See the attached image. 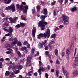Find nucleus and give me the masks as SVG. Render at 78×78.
Instances as JSON below:
<instances>
[{"instance_id": "f257e3e1", "label": "nucleus", "mask_w": 78, "mask_h": 78, "mask_svg": "<svg viewBox=\"0 0 78 78\" xmlns=\"http://www.w3.org/2000/svg\"><path fill=\"white\" fill-rule=\"evenodd\" d=\"M50 36V29H47L46 34L44 33V34H42L40 33L37 35V36L38 39H40V37H41L43 39H46L47 37V38H49Z\"/></svg>"}, {"instance_id": "f03ea898", "label": "nucleus", "mask_w": 78, "mask_h": 78, "mask_svg": "<svg viewBox=\"0 0 78 78\" xmlns=\"http://www.w3.org/2000/svg\"><path fill=\"white\" fill-rule=\"evenodd\" d=\"M17 8L19 9V11H23L24 13L27 12V9H28V5H26L24 7H23V5H21L20 6L19 4L16 5Z\"/></svg>"}, {"instance_id": "7ed1b4c3", "label": "nucleus", "mask_w": 78, "mask_h": 78, "mask_svg": "<svg viewBox=\"0 0 78 78\" xmlns=\"http://www.w3.org/2000/svg\"><path fill=\"white\" fill-rule=\"evenodd\" d=\"M47 22L44 21L43 20L41 21L38 23V27L39 28L41 27V31L44 30V29L45 28V25H47Z\"/></svg>"}, {"instance_id": "20e7f679", "label": "nucleus", "mask_w": 78, "mask_h": 78, "mask_svg": "<svg viewBox=\"0 0 78 78\" xmlns=\"http://www.w3.org/2000/svg\"><path fill=\"white\" fill-rule=\"evenodd\" d=\"M62 22L64 25H67L69 24V17L63 15L61 17Z\"/></svg>"}, {"instance_id": "39448f33", "label": "nucleus", "mask_w": 78, "mask_h": 78, "mask_svg": "<svg viewBox=\"0 0 78 78\" xmlns=\"http://www.w3.org/2000/svg\"><path fill=\"white\" fill-rule=\"evenodd\" d=\"M18 42V40H17V38H15V40L14 41L12 42L11 44V45L10 44H9L8 47L10 48H12V46H13V47L16 46V45H17V44Z\"/></svg>"}, {"instance_id": "423d86ee", "label": "nucleus", "mask_w": 78, "mask_h": 78, "mask_svg": "<svg viewBox=\"0 0 78 78\" xmlns=\"http://www.w3.org/2000/svg\"><path fill=\"white\" fill-rule=\"evenodd\" d=\"M18 42V40H17V38H15V40L14 41L12 42L11 44V45L10 44H9L8 47L10 48H12V46H13V47L16 46V45H17V44Z\"/></svg>"}, {"instance_id": "0eeeda50", "label": "nucleus", "mask_w": 78, "mask_h": 78, "mask_svg": "<svg viewBox=\"0 0 78 78\" xmlns=\"http://www.w3.org/2000/svg\"><path fill=\"white\" fill-rule=\"evenodd\" d=\"M18 17H14L13 18L14 20L12 18H9L10 21V23H15V22H16V21L18 20Z\"/></svg>"}, {"instance_id": "6e6552de", "label": "nucleus", "mask_w": 78, "mask_h": 78, "mask_svg": "<svg viewBox=\"0 0 78 78\" xmlns=\"http://www.w3.org/2000/svg\"><path fill=\"white\" fill-rule=\"evenodd\" d=\"M32 31V35L34 37H35V34L36 32V29L35 27L33 28Z\"/></svg>"}, {"instance_id": "1a4fd4ad", "label": "nucleus", "mask_w": 78, "mask_h": 78, "mask_svg": "<svg viewBox=\"0 0 78 78\" xmlns=\"http://www.w3.org/2000/svg\"><path fill=\"white\" fill-rule=\"evenodd\" d=\"M31 59H32V56L31 55H29L27 58V62H31Z\"/></svg>"}, {"instance_id": "9d476101", "label": "nucleus", "mask_w": 78, "mask_h": 78, "mask_svg": "<svg viewBox=\"0 0 78 78\" xmlns=\"http://www.w3.org/2000/svg\"><path fill=\"white\" fill-rule=\"evenodd\" d=\"M11 9L12 12L16 11V7L14 5L12 4L11 5Z\"/></svg>"}, {"instance_id": "9b49d317", "label": "nucleus", "mask_w": 78, "mask_h": 78, "mask_svg": "<svg viewBox=\"0 0 78 78\" xmlns=\"http://www.w3.org/2000/svg\"><path fill=\"white\" fill-rule=\"evenodd\" d=\"M43 14H44V15H45V17H47V13L48 12H47V9H43Z\"/></svg>"}, {"instance_id": "f8f14e48", "label": "nucleus", "mask_w": 78, "mask_h": 78, "mask_svg": "<svg viewBox=\"0 0 78 78\" xmlns=\"http://www.w3.org/2000/svg\"><path fill=\"white\" fill-rule=\"evenodd\" d=\"M43 47L42 44L41 43H39L38 44V48L39 49H41Z\"/></svg>"}, {"instance_id": "ddd939ff", "label": "nucleus", "mask_w": 78, "mask_h": 78, "mask_svg": "<svg viewBox=\"0 0 78 78\" xmlns=\"http://www.w3.org/2000/svg\"><path fill=\"white\" fill-rule=\"evenodd\" d=\"M14 30L11 27H10L9 28V30H8V32L9 33H12Z\"/></svg>"}, {"instance_id": "4468645a", "label": "nucleus", "mask_w": 78, "mask_h": 78, "mask_svg": "<svg viewBox=\"0 0 78 78\" xmlns=\"http://www.w3.org/2000/svg\"><path fill=\"white\" fill-rule=\"evenodd\" d=\"M74 42V41L73 40H72L71 41L72 45L70 47V48H71V49H73V47L74 46V44H73Z\"/></svg>"}, {"instance_id": "2eb2a0df", "label": "nucleus", "mask_w": 78, "mask_h": 78, "mask_svg": "<svg viewBox=\"0 0 78 78\" xmlns=\"http://www.w3.org/2000/svg\"><path fill=\"white\" fill-rule=\"evenodd\" d=\"M17 67L18 68V70H21L22 69V66L21 65H19L17 66Z\"/></svg>"}, {"instance_id": "dca6fc26", "label": "nucleus", "mask_w": 78, "mask_h": 78, "mask_svg": "<svg viewBox=\"0 0 78 78\" xmlns=\"http://www.w3.org/2000/svg\"><path fill=\"white\" fill-rule=\"evenodd\" d=\"M31 62H27L26 67H30V66H31Z\"/></svg>"}, {"instance_id": "f3484780", "label": "nucleus", "mask_w": 78, "mask_h": 78, "mask_svg": "<svg viewBox=\"0 0 78 78\" xmlns=\"http://www.w3.org/2000/svg\"><path fill=\"white\" fill-rule=\"evenodd\" d=\"M33 75V71H29L27 73V75L29 76H31Z\"/></svg>"}, {"instance_id": "a211bd4d", "label": "nucleus", "mask_w": 78, "mask_h": 78, "mask_svg": "<svg viewBox=\"0 0 78 78\" xmlns=\"http://www.w3.org/2000/svg\"><path fill=\"white\" fill-rule=\"evenodd\" d=\"M45 17H46L45 16H45L41 15V16L40 19H41V20H44V19H45Z\"/></svg>"}, {"instance_id": "6ab92c4d", "label": "nucleus", "mask_w": 78, "mask_h": 78, "mask_svg": "<svg viewBox=\"0 0 78 78\" xmlns=\"http://www.w3.org/2000/svg\"><path fill=\"white\" fill-rule=\"evenodd\" d=\"M25 25L24 23L23 22H20V26L21 27H24V26H25Z\"/></svg>"}, {"instance_id": "aec40b11", "label": "nucleus", "mask_w": 78, "mask_h": 78, "mask_svg": "<svg viewBox=\"0 0 78 78\" xmlns=\"http://www.w3.org/2000/svg\"><path fill=\"white\" fill-rule=\"evenodd\" d=\"M15 74H18L20 73V71L19 70H16L13 71Z\"/></svg>"}, {"instance_id": "412c9836", "label": "nucleus", "mask_w": 78, "mask_h": 78, "mask_svg": "<svg viewBox=\"0 0 78 78\" xmlns=\"http://www.w3.org/2000/svg\"><path fill=\"white\" fill-rule=\"evenodd\" d=\"M54 52L56 56H58V49H55L54 51Z\"/></svg>"}, {"instance_id": "4be33fe9", "label": "nucleus", "mask_w": 78, "mask_h": 78, "mask_svg": "<svg viewBox=\"0 0 78 78\" xmlns=\"http://www.w3.org/2000/svg\"><path fill=\"white\" fill-rule=\"evenodd\" d=\"M11 5L6 7L5 8V10H6L7 11H9V10H10V9H11Z\"/></svg>"}, {"instance_id": "5701e85b", "label": "nucleus", "mask_w": 78, "mask_h": 78, "mask_svg": "<svg viewBox=\"0 0 78 78\" xmlns=\"http://www.w3.org/2000/svg\"><path fill=\"white\" fill-rule=\"evenodd\" d=\"M36 8L37 11H38V12H39V11H40V10L41 9V7H40V6L37 5V6Z\"/></svg>"}, {"instance_id": "b1692460", "label": "nucleus", "mask_w": 78, "mask_h": 78, "mask_svg": "<svg viewBox=\"0 0 78 78\" xmlns=\"http://www.w3.org/2000/svg\"><path fill=\"white\" fill-rule=\"evenodd\" d=\"M51 38H53L54 39H55L56 37V34H52L50 37Z\"/></svg>"}, {"instance_id": "393cba45", "label": "nucleus", "mask_w": 78, "mask_h": 78, "mask_svg": "<svg viewBox=\"0 0 78 78\" xmlns=\"http://www.w3.org/2000/svg\"><path fill=\"white\" fill-rule=\"evenodd\" d=\"M22 42H21L18 41V42L17 45L18 46H19V47H21V46H22Z\"/></svg>"}, {"instance_id": "a878e982", "label": "nucleus", "mask_w": 78, "mask_h": 78, "mask_svg": "<svg viewBox=\"0 0 78 78\" xmlns=\"http://www.w3.org/2000/svg\"><path fill=\"white\" fill-rule=\"evenodd\" d=\"M11 74L10 76V77L11 78H14V77H16V76L14 75V74L13 73H11Z\"/></svg>"}, {"instance_id": "bb28decb", "label": "nucleus", "mask_w": 78, "mask_h": 78, "mask_svg": "<svg viewBox=\"0 0 78 78\" xmlns=\"http://www.w3.org/2000/svg\"><path fill=\"white\" fill-rule=\"evenodd\" d=\"M77 9L76 8V7H74L72 8V11L73 12L75 11H77Z\"/></svg>"}, {"instance_id": "cd10ccee", "label": "nucleus", "mask_w": 78, "mask_h": 78, "mask_svg": "<svg viewBox=\"0 0 78 78\" xmlns=\"http://www.w3.org/2000/svg\"><path fill=\"white\" fill-rule=\"evenodd\" d=\"M27 50V47H22L21 48V50L22 51H25Z\"/></svg>"}, {"instance_id": "c85d7f7f", "label": "nucleus", "mask_w": 78, "mask_h": 78, "mask_svg": "<svg viewBox=\"0 0 78 78\" xmlns=\"http://www.w3.org/2000/svg\"><path fill=\"white\" fill-rule=\"evenodd\" d=\"M3 7L2 6L0 8V14L2 13V11H3Z\"/></svg>"}, {"instance_id": "c756f323", "label": "nucleus", "mask_w": 78, "mask_h": 78, "mask_svg": "<svg viewBox=\"0 0 78 78\" xmlns=\"http://www.w3.org/2000/svg\"><path fill=\"white\" fill-rule=\"evenodd\" d=\"M78 74L75 71H74L73 73V76L74 77H76Z\"/></svg>"}, {"instance_id": "7c9ffc66", "label": "nucleus", "mask_w": 78, "mask_h": 78, "mask_svg": "<svg viewBox=\"0 0 78 78\" xmlns=\"http://www.w3.org/2000/svg\"><path fill=\"white\" fill-rule=\"evenodd\" d=\"M66 53L67 55H70V50H67L66 51Z\"/></svg>"}, {"instance_id": "2f4dec72", "label": "nucleus", "mask_w": 78, "mask_h": 78, "mask_svg": "<svg viewBox=\"0 0 78 78\" xmlns=\"http://www.w3.org/2000/svg\"><path fill=\"white\" fill-rule=\"evenodd\" d=\"M76 66H78L77 64H76V63L75 62H74V63H73V66L74 67H76Z\"/></svg>"}, {"instance_id": "473e14b6", "label": "nucleus", "mask_w": 78, "mask_h": 78, "mask_svg": "<svg viewBox=\"0 0 78 78\" xmlns=\"http://www.w3.org/2000/svg\"><path fill=\"white\" fill-rule=\"evenodd\" d=\"M20 27V24H18L17 25H16L15 26V28L16 29H17V28H19Z\"/></svg>"}, {"instance_id": "72a5a7b5", "label": "nucleus", "mask_w": 78, "mask_h": 78, "mask_svg": "<svg viewBox=\"0 0 78 78\" xmlns=\"http://www.w3.org/2000/svg\"><path fill=\"white\" fill-rule=\"evenodd\" d=\"M10 74V72H9V71H6L5 73V75L6 76H8V75H9Z\"/></svg>"}, {"instance_id": "f704fd0d", "label": "nucleus", "mask_w": 78, "mask_h": 78, "mask_svg": "<svg viewBox=\"0 0 78 78\" xmlns=\"http://www.w3.org/2000/svg\"><path fill=\"white\" fill-rule=\"evenodd\" d=\"M57 11V10L56 9H55V10L54 11L53 14H54V16H55L56 15Z\"/></svg>"}, {"instance_id": "c9c22d12", "label": "nucleus", "mask_w": 78, "mask_h": 78, "mask_svg": "<svg viewBox=\"0 0 78 78\" xmlns=\"http://www.w3.org/2000/svg\"><path fill=\"white\" fill-rule=\"evenodd\" d=\"M34 51H35L34 48H32L31 50V54H32V55H33V54H34Z\"/></svg>"}, {"instance_id": "e433bc0d", "label": "nucleus", "mask_w": 78, "mask_h": 78, "mask_svg": "<svg viewBox=\"0 0 78 78\" xmlns=\"http://www.w3.org/2000/svg\"><path fill=\"white\" fill-rule=\"evenodd\" d=\"M14 40H15V38L14 39L13 37H10L9 38V41H13Z\"/></svg>"}, {"instance_id": "4c0bfd02", "label": "nucleus", "mask_w": 78, "mask_h": 78, "mask_svg": "<svg viewBox=\"0 0 78 78\" xmlns=\"http://www.w3.org/2000/svg\"><path fill=\"white\" fill-rule=\"evenodd\" d=\"M17 53L18 55L19 56H18V58H19V57H20V56L21 55V54L20 53V52L19 51H17Z\"/></svg>"}, {"instance_id": "58836bf2", "label": "nucleus", "mask_w": 78, "mask_h": 78, "mask_svg": "<svg viewBox=\"0 0 78 78\" xmlns=\"http://www.w3.org/2000/svg\"><path fill=\"white\" fill-rule=\"evenodd\" d=\"M28 41H25L23 43V44L24 45H27L28 44Z\"/></svg>"}, {"instance_id": "ea45409f", "label": "nucleus", "mask_w": 78, "mask_h": 78, "mask_svg": "<svg viewBox=\"0 0 78 78\" xmlns=\"http://www.w3.org/2000/svg\"><path fill=\"white\" fill-rule=\"evenodd\" d=\"M63 1L64 0H59L58 2H59L60 5H62V4Z\"/></svg>"}, {"instance_id": "a19ab883", "label": "nucleus", "mask_w": 78, "mask_h": 78, "mask_svg": "<svg viewBox=\"0 0 78 78\" xmlns=\"http://www.w3.org/2000/svg\"><path fill=\"white\" fill-rule=\"evenodd\" d=\"M55 42V41L53 40H51L50 41V43H51V44H54Z\"/></svg>"}, {"instance_id": "79ce46f5", "label": "nucleus", "mask_w": 78, "mask_h": 78, "mask_svg": "<svg viewBox=\"0 0 78 78\" xmlns=\"http://www.w3.org/2000/svg\"><path fill=\"white\" fill-rule=\"evenodd\" d=\"M32 11L33 13H35L36 12V10H35V7H34L32 9Z\"/></svg>"}, {"instance_id": "37998d69", "label": "nucleus", "mask_w": 78, "mask_h": 78, "mask_svg": "<svg viewBox=\"0 0 78 78\" xmlns=\"http://www.w3.org/2000/svg\"><path fill=\"white\" fill-rule=\"evenodd\" d=\"M56 74L57 75V77H58L59 76L58 75H59V71L58 70H57L56 71Z\"/></svg>"}, {"instance_id": "c03bdc74", "label": "nucleus", "mask_w": 78, "mask_h": 78, "mask_svg": "<svg viewBox=\"0 0 78 78\" xmlns=\"http://www.w3.org/2000/svg\"><path fill=\"white\" fill-rule=\"evenodd\" d=\"M41 68H39V69L38 70V72L40 75L41 74Z\"/></svg>"}, {"instance_id": "a18cd8bd", "label": "nucleus", "mask_w": 78, "mask_h": 78, "mask_svg": "<svg viewBox=\"0 0 78 78\" xmlns=\"http://www.w3.org/2000/svg\"><path fill=\"white\" fill-rule=\"evenodd\" d=\"M6 37H3V38L1 39L2 42H3V41H5V39H6Z\"/></svg>"}, {"instance_id": "49530a36", "label": "nucleus", "mask_w": 78, "mask_h": 78, "mask_svg": "<svg viewBox=\"0 0 78 78\" xmlns=\"http://www.w3.org/2000/svg\"><path fill=\"white\" fill-rule=\"evenodd\" d=\"M11 2V0H7V3L6 4H9Z\"/></svg>"}, {"instance_id": "de8ad7c7", "label": "nucleus", "mask_w": 78, "mask_h": 78, "mask_svg": "<svg viewBox=\"0 0 78 78\" xmlns=\"http://www.w3.org/2000/svg\"><path fill=\"white\" fill-rule=\"evenodd\" d=\"M56 3V1H54L51 4V6H53Z\"/></svg>"}, {"instance_id": "09e8293b", "label": "nucleus", "mask_w": 78, "mask_h": 78, "mask_svg": "<svg viewBox=\"0 0 78 78\" xmlns=\"http://www.w3.org/2000/svg\"><path fill=\"white\" fill-rule=\"evenodd\" d=\"M46 42L47 40H45L42 41V44H43V45H44V44H45V43H46Z\"/></svg>"}, {"instance_id": "8fccbe9b", "label": "nucleus", "mask_w": 78, "mask_h": 78, "mask_svg": "<svg viewBox=\"0 0 78 78\" xmlns=\"http://www.w3.org/2000/svg\"><path fill=\"white\" fill-rule=\"evenodd\" d=\"M12 69H13V71H14V70H16V69H17V67L16 66H13Z\"/></svg>"}, {"instance_id": "3c124183", "label": "nucleus", "mask_w": 78, "mask_h": 78, "mask_svg": "<svg viewBox=\"0 0 78 78\" xmlns=\"http://www.w3.org/2000/svg\"><path fill=\"white\" fill-rule=\"evenodd\" d=\"M59 30V28H58V27H56L54 29V31H58Z\"/></svg>"}, {"instance_id": "603ef678", "label": "nucleus", "mask_w": 78, "mask_h": 78, "mask_svg": "<svg viewBox=\"0 0 78 78\" xmlns=\"http://www.w3.org/2000/svg\"><path fill=\"white\" fill-rule=\"evenodd\" d=\"M7 0H2V1L3 3H5V4H6Z\"/></svg>"}, {"instance_id": "864d4df0", "label": "nucleus", "mask_w": 78, "mask_h": 78, "mask_svg": "<svg viewBox=\"0 0 78 78\" xmlns=\"http://www.w3.org/2000/svg\"><path fill=\"white\" fill-rule=\"evenodd\" d=\"M65 55V52H62L61 53V56L62 58H63V57Z\"/></svg>"}, {"instance_id": "5fc2aeb1", "label": "nucleus", "mask_w": 78, "mask_h": 78, "mask_svg": "<svg viewBox=\"0 0 78 78\" xmlns=\"http://www.w3.org/2000/svg\"><path fill=\"white\" fill-rule=\"evenodd\" d=\"M56 63L58 65L59 64H60V62H59V61L58 60H56Z\"/></svg>"}, {"instance_id": "6e6d98bb", "label": "nucleus", "mask_w": 78, "mask_h": 78, "mask_svg": "<svg viewBox=\"0 0 78 78\" xmlns=\"http://www.w3.org/2000/svg\"><path fill=\"white\" fill-rule=\"evenodd\" d=\"M28 51H29L28 49H26L24 51L25 53H26V54H27V53L28 52Z\"/></svg>"}, {"instance_id": "4d7b16f0", "label": "nucleus", "mask_w": 78, "mask_h": 78, "mask_svg": "<svg viewBox=\"0 0 78 78\" xmlns=\"http://www.w3.org/2000/svg\"><path fill=\"white\" fill-rule=\"evenodd\" d=\"M27 48H30V45L29 43L27 45Z\"/></svg>"}, {"instance_id": "13d9d810", "label": "nucleus", "mask_w": 78, "mask_h": 78, "mask_svg": "<svg viewBox=\"0 0 78 78\" xmlns=\"http://www.w3.org/2000/svg\"><path fill=\"white\" fill-rule=\"evenodd\" d=\"M45 77L46 78H48V74L46 73L45 74Z\"/></svg>"}, {"instance_id": "bf43d9fd", "label": "nucleus", "mask_w": 78, "mask_h": 78, "mask_svg": "<svg viewBox=\"0 0 78 78\" xmlns=\"http://www.w3.org/2000/svg\"><path fill=\"white\" fill-rule=\"evenodd\" d=\"M7 19H8V18H3L2 20H3V22H4V21H5V20H7Z\"/></svg>"}, {"instance_id": "052dcab7", "label": "nucleus", "mask_w": 78, "mask_h": 78, "mask_svg": "<svg viewBox=\"0 0 78 78\" xmlns=\"http://www.w3.org/2000/svg\"><path fill=\"white\" fill-rule=\"evenodd\" d=\"M9 44H6L5 45V48H7V47H8V45Z\"/></svg>"}, {"instance_id": "680f3d73", "label": "nucleus", "mask_w": 78, "mask_h": 78, "mask_svg": "<svg viewBox=\"0 0 78 78\" xmlns=\"http://www.w3.org/2000/svg\"><path fill=\"white\" fill-rule=\"evenodd\" d=\"M45 68H44L43 67H42L41 69L42 72H44V71H45Z\"/></svg>"}, {"instance_id": "e2e57ef3", "label": "nucleus", "mask_w": 78, "mask_h": 78, "mask_svg": "<svg viewBox=\"0 0 78 78\" xmlns=\"http://www.w3.org/2000/svg\"><path fill=\"white\" fill-rule=\"evenodd\" d=\"M12 53V52L11 51H7L6 52V53H7V54H11Z\"/></svg>"}, {"instance_id": "0e129e2a", "label": "nucleus", "mask_w": 78, "mask_h": 78, "mask_svg": "<svg viewBox=\"0 0 78 78\" xmlns=\"http://www.w3.org/2000/svg\"><path fill=\"white\" fill-rule=\"evenodd\" d=\"M2 66H3V65L2 64V62H0V68H2Z\"/></svg>"}, {"instance_id": "69168bd1", "label": "nucleus", "mask_w": 78, "mask_h": 78, "mask_svg": "<svg viewBox=\"0 0 78 78\" xmlns=\"http://www.w3.org/2000/svg\"><path fill=\"white\" fill-rule=\"evenodd\" d=\"M1 16L2 17H5V15L4 13H2L1 14Z\"/></svg>"}, {"instance_id": "338daca9", "label": "nucleus", "mask_w": 78, "mask_h": 78, "mask_svg": "<svg viewBox=\"0 0 78 78\" xmlns=\"http://www.w3.org/2000/svg\"><path fill=\"white\" fill-rule=\"evenodd\" d=\"M21 20H26V18H25V17L22 18L21 19Z\"/></svg>"}, {"instance_id": "774afa93", "label": "nucleus", "mask_w": 78, "mask_h": 78, "mask_svg": "<svg viewBox=\"0 0 78 78\" xmlns=\"http://www.w3.org/2000/svg\"><path fill=\"white\" fill-rule=\"evenodd\" d=\"M76 60V59H75V62H76V64H77V65H78V60Z\"/></svg>"}]
</instances>
